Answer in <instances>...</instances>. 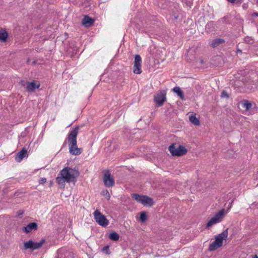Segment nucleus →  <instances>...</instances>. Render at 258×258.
I'll return each mask as SVG.
<instances>
[{"instance_id":"nucleus-1","label":"nucleus","mask_w":258,"mask_h":258,"mask_svg":"<svg viewBox=\"0 0 258 258\" xmlns=\"http://www.w3.org/2000/svg\"><path fill=\"white\" fill-rule=\"evenodd\" d=\"M79 174V172L75 169L69 167H64L58 173V176L56 178V182L60 188H64L65 182L75 183Z\"/></svg>"},{"instance_id":"nucleus-2","label":"nucleus","mask_w":258,"mask_h":258,"mask_svg":"<svg viewBox=\"0 0 258 258\" xmlns=\"http://www.w3.org/2000/svg\"><path fill=\"white\" fill-rule=\"evenodd\" d=\"M79 126H76L68 135V141L69 146V152L72 155H79L82 152V149L78 148L77 137L79 133Z\"/></svg>"},{"instance_id":"nucleus-3","label":"nucleus","mask_w":258,"mask_h":258,"mask_svg":"<svg viewBox=\"0 0 258 258\" xmlns=\"http://www.w3.org/2000/svg\"><path fill=\"white\" fill-rule=\"evenodd\" d=\"M228 229L223 231L221 233L215 237V241L210 244L209 250L214 251L221 247L223 244V241L228 236Z\"/></svg>"},{"instance_id":"nucleus-4","label":"nucleus","mask_w":258,"mask_h":258,"mask_svg":"<svg viewBox=\"0 0 258 258\" xmlns=\"http://www.w3.org/2000/svg\"><path fill=\"white\" fill-rule=\"evenodd\" d=\"M171 154L173 156H181L186 154L187 150L185 147L182 145H177L172 144L168 148Z\"/></svg>"},{"instance_id":"nucleus-5","label":"nucleus","mask_w":258,"mask_h":258,"mask_svg":"<svg viewBox=\"0 0 258 258\" xmlns=\"http://www.w3.org/2000/svg\"><path fill=\"white\" fill-rule=\"evenodd\" d=\"M44 242V239H42L39 242H34L32 240H29L24 243L23 248L25 250L29 249L33 251L40 248Z\"/></svg>"},{"instance_id":"nucleus-6","label":"nucleus","mask_w":258,"mask_h":258,"mask_svg":"<svg viewBox=\"0 0 258 258\" xmlns=\"http://www.w3.org/2000/svg\"><path fill=\"white\" fill-rule=\"evenodd\" d=\"M93 214L94 219L99 225L102 227H106L108 225V220L98 210H95Z\"/></svg>"},{"instance_id":"nucleus-7","label":"nucleus","mask_w":258,"mask_h":258,"mask_svg":"<svg viewBox=\"0 0 258 258\" xmlns=\"http://www.w3.org/2000/svg\"><path fill=\"white\" fill-rule=\"evenodd\" d=\"M224 214V209L221 210L219 212L217 213L213 217H212L207 223L206 228H209L212 226L214 224L220 222Z\"/></svg>"},{"instance_id":"nucleus-8","label":"nucleus","mask_w":258,"mask_h":258,"mask_svg":"<svg viewBox=\"0 0 258 258\" xmlns=\"http://www.w3.org/2000/svg\"><path fill=\"white\" fill-rule=\"evenodd\" d=\"M166 92L162 91L154 96V101L158 106H161L166 100Z\"/></svg>"},{"instance_id":"nucleus-9","label":"nucleus","mask_w":258,"mask_h":258,"mask_svg":"<svg viewBox=\"0 0 258 258\" xmlns=\"http://www.w3.org/2000/svg\"><path fill=\"white\" fill-rule=\"evenodd\" d=\"M142 58L140 55L136 54L135 57L133 72L136 74H140L142 73L141 70Z\"/></svg>"},{"instance_id":"nucleus-10","label":"nucleus","mask_w":258,"mask_h":258,"mask_svg":"<svg viewBox=\"0 0 258 258\" xmlns=\"http://www.w3.org/2000/svg\"><path fill=\"white\" fill-rule=\"evenodd\" d=\"M252 80H249L245 84V87L249 90H251L256 88L258 85V75H254V77H251Z\"/></svg>"},{"instance_id":"nucleus-11","label":"nucleus","mask_w":258,"mask_h":258,"mask_svg":"<svg viewBox=\"0 0 258 258\" xmlns=\"http://www.w3.org/2000/svg\"><path fill=\"white\" fill-rule=\"evenodd\" d=\"M103 181L105 186L108 187H112L114 184V179L108 171L104 174Z\"/></svg>"},{"instance_id":"nucleus-12","label":"nucleus","mask_w":258,"mask_h":258,"mask_svg":"<svg viewBox=\"0 0 258 258\" xmlns=\"http://www.w3.org/2000/svg\"><path fill=\"white\" fill-rule=\"evenodd\" d=\"M40 87V84L38 82L33 81L31 82H28L26 88V91L28 92H32Z\"/></svg>"},{"instance_id":"nucleus-13","label":"nucleus","mask_w":258,"mask_h":258,"mask_svg":"<svg viewBox=\"0 0 258 258\" xmlns=\"http://www.w3.org/2000/svg\"><path fill=\"white\" fill-rule=\"evenodd\" d=\"M28 157V152L26 148H23L15 156V160L18 162H20L24 158Z\"/></svg>"},{"instance_id":"nucleus-14","label":"nucleus","mask_w":258,"mask_h":258,"mask_svg":"<svg viewBox=\"0 0 258 258\" xmlns=\"http://www.w3.org/2000/svg\"><path fill=\"white\" fill-rule=\"evenodd\" d=\"M38 228V224L35 222L29 223L26 226L24 227L23 231L26 233H30L32 231L36 230Z\"/></svg>"},{"instance_id":"nucleus-15","label":"nucleus","mask_w":258,"mask_h":258,"mask_svg":"<svg viewBox=\"0 0 258 258\" xmlns=\"http://www.w3.org/2000/svg\"><path fill=\"white\" fill-rule=\"evenodd\" d=\"M94 22L92 18L86 15L82 20V24L86 27H89L93 25Z\"/></svg>"},{"instance_id":"nucleus-16","label":"nucleus","mask_w":258,"mask_h":258,"mask_svg":"<svg viewBox=\"0 0 258 258\" xmlns=\"http://www.w3.org/2000/svg\"><path fill=\"white\" fill-rule=\"evenodd\" d=\"M225 41L223 39L220 38H216L212 41L211 46L212 47L215 48L219 46L220 44L225 43Z\"/></svg>"},{"instance_id":"nucleus-17","label":"nucleus","mask_w":258,"mask_h":258,"mask_svg":"<svg viewBox=\"0 0 258 258\" xmlns=\"http://www.w3.org/2000/svg\"><path fill=\"white\" fill-rule=\"evenodd\" d=\"M154 201L152 198L145 196L143 205L144 206H151L153 205Z\"/></svg>"},{"instance_id":"nucleus-18","label":"nucleus","mask_w":258,"mask_h":258,"mask_svg":"<svg viewBox=\"0 0 258 258\" xmlns=\"http://www.w3.org/2000/svg\"><path fill=\"white\" fill-rule=\"evenodd\" d=\"M145 195H140L138 194H133L132 195V197L138 203L143 204L144 201V198Z\"/></svg>"},{"instance_id":"nucleus-19","label":"nucleus","mask_w":258,"mask_h":258,"mask_svg":"<svg viewBox=\"0 0 258 258\" xmlns=\"http://www.w3.org/2000/svg\"><path fill=\"white\" fill-rule=\"evenodd\" d=\"M173 91L177 94L182 100H184V96L183 91L179 87H175L173 89Z\"/></svg>"},{"instance_id":"nucleus-20","label":"nucleus","mask_w":258,"mask_h":258,"mask_svg":"<svg viewBox=\"0 0 258 258\" xmlns=\"http://www.w3.org/2000/svg\"><path fill=\"white\" fill-rule=\"evenodd\" d=\"M189 121L194 125H199L200 124V121L198 118L196 117V115L191 114L189 116Z\"/></svg>"},{"instance_id":"nucleus-21","label":"nucleus","mask_w":258,"mask_h":258,"mask_svg":"<svg viewBox=\"0 0 258 258\" xmlns=\"http://www.w3.org/2000/svg\"><path fill=\"white\" fill-rule=\"evenodd\" d=\"M8 38V33L3 29L0 30V41L6 42Z\"/></svg>"},{"instance_id":"nucleus-22","label":"nucleus","mask_w":258,"mask_h":258,"mask_svg":"<svg viewBox=\"0 0 258 258\" xmlns=\"http://www.w3.org/2000/svg\"><path fill=\"white\" fill-rule=\"evenodd\" d=\"M241 105L242 107L245 109V110H249L251 108V103L248 100H243L241 101Z\"/></svg>"},{"instance_id":"nucleus-23","label":"nucleus","mask_w":258,"mask_h":258,"mask_svg":"<svg viewBox=\"0 0 258 258\" xmlns=\"http://www.w3.org/2000/svg\"><path fill=\"white\" fill-rule=\"evenodd\" d=\"M108 238L113 241H117L119 238V235L115 232H111L109 234Z\"/></svg>"},{"instance_id":"nucleus-24","label":"nucleus","mask_w":258,"mask_h":258,"mask_svg":"<svg viewBox=\"0 0 258 258\" xmlns=\"http://www.w3.org/2000/svg\"><path fill=\"white\" fill-rule=\"evenodd\" d=\"M207 60L203 58H200L199 60L196 61L197 63L199 65H200L201 67H207Z\"/></svg>"},{"instance_id":"nucleus-25","label":"nucleus","mask_w":258,"mask_h":258,"mask_svg":"<svg viewBox=\"0 0 258 258\" xmlns=\"http://www.w3.org/2000/svg\"><path fill=\"white\" fill-rule=\"evenodd\" d=\"M147 215L145 212H142L140 214V219L142 223L145 222L147 220Z\"/></svg>"},{"instance_id":"nucleus-26","label":"nucleus","mask_w":258,"mask_h":258,"mask_svg":"<svg viewBox=\"0 0 258 258\" xmlns=\"http://www.w3.org/2000/svg\"><path fill=\"white\" fill-rule=\"evenodd\" d=\"M101 194L103 195L107 200L110 199V196L107 190L102 191Z\"/></svg>"},{"instance_id":"nucleus-27","label":"nucleus","mask_w":258,"mask_h":258,"mask_svg":"<svg viewBox=\"0 0 258 258\" xmlns=\"http://www.w3.org/2000/svg\"><path fill=\"white\" fill-rule=\"evenodd\" d=\"M221 97L222 98H229L228 93L225 90H223L222 91Z\"/></svg>"},{"instance_id":"nucleus-28","label":"nucleus","mask_w":258,"mask_h":258,"mask_svg":"<svg viewBox=\"0 0 258 258\" xmlns=\"http://www.w3.org/2000/svg\"><path fill=\"white\" fill-rule=\"evenodd\" d=\"M109 246L108 245H106V246H104L102 248V251L104 252L105 253H106L107 254L109 253Z\"/></svg>"},{"instance_id":"nucleus-29","label":"nucleus","mask_w":258,"mask_h":258,"mask_svg":"<svg viewBox=\"0 0 258 258\" xmlns=\"http://www.w3.org/2000/svg\"><path fill=\"white\" fill-rule=\"evenodd\" d=\"M46 182V178L45 177H42L39 180V183L40 184H44Z\"/></svg>"},{"instance_id":"nucleus-30","label":"nucleus","mask_w":258,"mask_h":258,"mask_svg":"<svg viewBox=\"0 0 258 258\" xmlns=\"http://www.w3.org/2000/svg\"><path fill=\"white\" fill-rule=\"evenodd\" d=\"M226 19V17H224L222 18H221L220 21H221L223 23H225V22H226V21H225Z\"/></svg>"},{"instance_id":"nucleus-31","label":"nucleus","mask_w":258,"mask_h":258,"mask_svg":"<svg viewBox=\"0 0 258 258\" xmlns=\"http://www.w3.org/2000/svg\"><path fill=\"white\" fill-rule=\"evenodd\" d=\"M252 16L253 17H257L258 16V13L257 12H254L252 14Z\"/></svg>"},{"instance_id":"nucleus-32","label":"nucleus","mask_w":258,"mask_h":258,"mask_svg":"<svg viewBox=\"0 0 258 258\" xmlns=\"http://www.w3.org/2000/svg\"><path fill=\"white\" fill-rule=\"evenodd\" d=\"M228 2H229L230 3L233 4L237 0H227Z\"/></svg>"},{"instance_id":"nucleus-33","label":"nucleus","mask_w":258,"mask_h":258,"mask_svg":"<svg viewBox=\"0 0 258 258\" xmlns=\"http://www.w3.org/2000/svg\"><path fill=\"white\" fill-rule=\"evenodd\" d=\"M160 3H161V2H159V3H158V6H159V7H161L162 9H164V8H165V7H164L163 6H160Z\"/></svg>"},{"instance_id":"nucleus-34","label":"nucleus","mask_w":258,"mask_h":258,"mask_svg":"<svg viewBox=\"0 0 258 258\" xmlns=\"http://www.w3.org/2000/svg\"><path fill=\"white\" fill-rule=\"evenodd\" d=\"M17 213H18V215H22V214H23V212H21V211H19L17 212Z\"/></svg>"},{"instance_id":"nucleus-35","label":"nucleus","mask_w":258,"mask_h":258,"mask_svg":"<svg viewBox=\"0 0 258 258\" xmlns=\"http://www.w3.org/2000/svg\"><path fill=\"white\" fill-rule=\"evenodd\" d=\"M213 24V23L211 22V23H209L207 24V26H210V25H212Z\"/></svg>"},{"instance_id":"nucleus-36","label":"nucleus","mask_w":258,"mask_h":258,"mask_svg":"<svg viewBox=\"0 0 258 258\" xmlns=\"http://www.w3.org/2000/svg\"><path fill=\"white\" fill-rule=\"evenodd\" d=\"M253 258H258V256L255 254L253 256Z\"/></svg>"},{"instance_id":"nucleus-37","label":"nucleus","mask_w":258,"mask_h":258,"mask_svg":"<svg viewBox=\"0 0 258 258\" xmlns=\"http://www.w3.org/2000/svg\"><path fill=\"white\" fill-rule=\"evenodd\" d=\"M36 62V60H35L33 61V64H35Z\"/></svg>"},{"instance_id":"nucleus-38","label":"nucleus","mask_w":258,"mask_h":258,"mask_svg":"<svg viewBox=\"0 0 258 258\" xmlns=\"http://www.w3.org/2000/svg\"><path fill=\"white\" fill-rule=\"evenodd\" d=\"M237 51L240 53L241 52V50L240 49H238Z\"/></svg>"},{"instance_id":"nucleus-39","label":"nucleus","mask_w":258,"mask_h":258,"mask_svg":"<svg viewBox=\"0 0 258 258\" xmlns=\"http://www.w3.org/2000/svg\"><path fill=\"white\" fill-rule=\"evenodd\" d=\"M27 63H28L29 62H30V60H29V59H27Z\"/></svg>"}]
</instances>
